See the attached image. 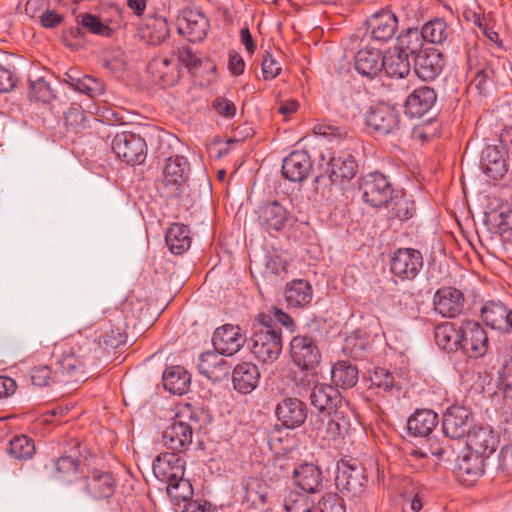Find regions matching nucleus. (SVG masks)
I'll use <instances>...</instances> for the list:
<instances>
[{
  "label": "nucleus",
  "instance_id": "61",
  "mask_svg": "<svg viewBox=\"0 0 512 512\" xmlns=\"http://www.w3.org/2000/svg\"><path fill=\"white\" fill-rule=\"evenodd\" d=\"M39 21L42 27L52 29L63 22V16L47 8L39 15Z\"/></svg>",
  "mask_w": 512,
  "mask_h": 512
},
{
  "label": "nucleus",
  "instance_id": "28",
  "mask_svg": "<svg viewBox=\"0 0 512 512\" xmlns=\"http://www.w3.org/2000/svg\"><path fill=\"white\" fill-rule=\"evenodd\" d=\"M481 170L491 179H501L508 171L507 155L497 146H487L482 152Z\"/></svg>",
  "mask_w": 512,
  "mask_h": 512
},
{
  "label": "nucleus",
  "instance_id": "64",
  "mask_svg": "<svg viewBox=\"0 0 512 512\" xmlns=\"http://www.w3.org/2000/svg\"><path fill=\"white\" fill-rule=\"evenodd\" d=\"M183 512H217L206 500H192L185 505Z\"/></svg>",
  "mask_w": 512,
  "mask_h": 512
},
{
  "label": "nucleus",
  "instance_id": "3",
  "mask_svg": "<svg viewBox=\"0 0 512 512\" xmlns=\"http://www.w3.org/2000/svg\"><path fill=\"white\" fill-rule=\"evenodd\" d=\"M189 174L190 165L185 157L179 155L169 157L163 170L159 191L166 198L179 197L184 190Z\"/></svg>",
  "mask_w": 512,
  "mask_h": 512
},
{
  "label": "nucleus",
  "instance_id": "55",
  "mask_svg": "<svg viewBox=\"0 0 512 512\" xmlns=\"http://www.w3.org/2000/svg\"><path fill=\"white\" fill-rule=\"evenodd\" d=\"M316 512H346L342 498L336 494L328 493L322 496L315 506Z\"/></svg>",
  "mask_w": 512,
  "mask_h": 512
},
{
  "label": "nucleus",
  "instance_id": "1",
  "mask_svg": "<svg viewBox=\"0 0 512 512\" xmlns=\"http://www.w3.org/2000/svg\"><path fill=\"white\" fill-rule=\"evenodd\" d=\"M256 320L258 324L254 326L251 337V352L258 360L272 363L282 351L280 328L276 327L270 315L259 314Z\"/></svg>",
  "mask_w": 512,
  "mask_h": 512
},
{
  "label": "nucleus",
  "instance_id": "17",
  "mask_svg": "<svg viewBox=\"0 0 512 512\" xmlns=\"http://www.w3.org/2000/svg\"><path fill=\"white\" fill-rule=\"evenodd\" d=\"M398 28V19L390 10H380L367 20V32L375 41L384 43L393 38Z\"/></svg>",
  "mask_w": 512,
  "mask_h": 512
},
{
  "label": "nucleus",
  "instance_id": "35",
  "mask_svg": "<svg viewBox=\"0 0 512 512\" xmlns=\"http://www.w3.org/2000/svg\"><path fill=\"white\" fill-rule=\"evenodd\" d=\"M438 424V415L429 409L416 410L407 421L410 434L419 437L428 436Z\"/></svg>",
  "mask_w": 512,
  "mask_h": 512
},
{
  "label": "nucleus",
  "instance_id": "53",
  "mask_svg": "<svg viewBox=\"0 0 512 512\" xmlns=\"http://www.w3.org/2000/svg\"><path fill=\"white\" fill-rule=\"evenodd\" d=\"M28 97L30 100L47 103L54 98V93L46 80L38 78L30 82Z\"/></svg>",
  "mask_w": 512,
  "mask_h": 512
},
{
  "label": "nucleus",
  "instance_id": "56",
  "mask_svg": "<svg viewBox=\"0 0 512 512\" xmlns=\"http://www.w3.org/2000/svg\"><path fill=\"white\" fill-rule=\"evenodd\" d=\"M52 372L49 366L41 365L31 369V381L38 387L49 386L52 382Z\"/></svg>",
  "mask_w": 512,
  "mask_h": 512
},
{
  "label": "nucleus",
  "instance_id": "54",
  "mask_svg": "<svg viewBox=\"0 0 512 512\" xmlns=\"http://www.w3.org/2000/svg\"><path fill=\"white\" fill-rule=\"evenodd\" d=\"M370 388L380 391H390L395 387V379L392 373L384 368H377L370 375Z\"/></svg>",
  "mask_w": 512,
  "mask_h": 512
},
{
  "label": "nucleus",
  "instance_id": "49",
  "mask_svg": "<svg viewBox=\"0 0 512 512\" xmlns=\"http://www.w3.org/2000/svg\"><path fill=\"white\" fill-rule=\"evenodd\" d=\"M390 213L392 218H397L400 221H406L413 217L415 214V202L410 199L406 194L398 196L395 194L389 200Z\"/></svg>",
  "mask_w": 512,
  "mask_h": 512
},
{
  "label": "nucleus",
  "instance_id": "8",
  "mask_svg": "<svg viewBox=\"0 0 512 512\" xmlns=\"http://www.w3.org/2000/svg\"><path fill=\"white\" fill-rule=\"evenodd\" d=\"M361 189L364 201L372 207H382L388 204L394 192L388 178L378 172L366 175Z\"/></svg>",
  "mask_w": 512,
  "mask_h": 512
},
{
  "label": "nucleus",
  "instance_id": "38",
  "mask_svg": "<svg viewBox=\"0 0 512 512\" xmlns=\"http://www.w3.org/2000/svg\"><path fill=\"white\" fill-rule=\"evenodd\" d=\"M165 242L171 253L183 254L191 245L189 228L181 223L172 224L166 231Z\"/></svg>",
  "mask_w": 512,
  "mask_h": 512
},
{
  "label": "nucleus",
  "instance_id": "62",
  "mask_svg": "<svg viewBox=\"0 0 512 512\" xmlns=\"http://www.w3.org/2000/svg\"><path fill=\"white\" fill-rule=\"evenodd\" d=\"M178 62L186 66L189 70L200 65L201 60L188 47H183L177 53Z\"/></svg>",
  "mask_w": 512,
  "mask_h": 512
},
{
  "label": "nucleus",
  "instance_id": "46",
  "mask_svg": "<svg viewBox=\"0 0 512 512\" xmlns=\"http://www.w3.org/2000/svg\"><path fill=\"white\" fill-rule=\"evenodd\" d=\"M169 35L167 21L162 18L150 19L142 30V38L150 45H159L166 40Z\"/></svg>",
  "mask_w": 512,
  "mask_h": 512
},
{
  "label": "nucleus",
  "instance_id": "60",
  "mask_svg": "<svg viewBox=\"0 0 512 512\" xmlns=\"http://www.w3.org/2000/svg\"><path fill=\"white\" fill-rule=\"evenodd\" d=\"M466 56L467 65L471 73L477 69H480L481 67L487 66L484 58L480 57L476 44L472 46H469V44H467Z\"/></svg>",
  "mask_w": 512,
  "mask_h": 512
},
{
  "label": "nucleus",
  "instance_id": "2",
  "mask_svg": "<svg viewBox=\"0 0 512 512\" xmlns=\"http://www.w3.org/2000/svg\"><path fill=\"white\" fill-rule=\"evenodd\" d=\"M297 386H303L310 391V404L319 411V417L345 404L339 391L331 385L316 383L312 374L306 373L302 378L296 379Z\"/></svg>",
  "mask_w": 512,
  "mask_h": 512
},
{
  "label": "nucleus",
  "instance_id": "12",
  "mask_svg": "<svg viewBox=\"0 0 512 512\" xmlns=\"http://www.w3.org/2000/svg\"><path fill=\"white\" fill-rule=\"evenodd\" d=\"M485 459L469 450L459 454L454 468L458 480L465 486L473 485L484 474Z\"/></svg>",
  "mask_w": 512,
  "mask_h": 512
},
{
  "label": "nucleus",
  "instance_id": "50",
  "mask_svg": "<svg viewBox=\"0 0 512 512\" xmlns=\"http://www.w3.org/2000/svg\"><path fill=\"white\" fill-rule=\"evenodd\" d=\"M57 363L59 366L58 371L64 375L77 377L78 379L84 374V361L71 351L64 353L61 357H59Z\"/></svg>",
  "mask_w": 512,
  "mask_h": 512
},
{
  "label": "nucleus",
  "instance_id": "63",
  "mask_svg": "<svg viewBox=\"0 0 512 512\" xmlns=\"http://www.w3.org/2000/svg\"><path fill=\"white\" fill-rule=\"evenodd\" d=\"M499 469L507 475H512V444L501 448L499 455Z\"/></svg>",
  "mask_w": 512,
  "mask_h": 512
},
{
  "label": "nucleus",
  "instance_id": "13",
  "mask_svg": "<svg viewBox=\"0 0 512 512\" xmlns=\"http://www.w3.org/2000/svg\"><path fill=\"white\" fill-rule=\"evenodd\" d=\"M290 354L294 363L303 370L313 369L320 362V351L309 336H295L290 342Z\"/></svg>",
  "mask_w": 512,
  "mask_h": 512
},
{
  "label": "nucleus",
  "instance_id": "48",
  "mask_svg": "<svg viewBox=\"0 0 512 512\" xmlns=\"http://www.w3.org/2000/svg\"><path fill=\"white\" fill-rule=\"evenodd\" d=\"M459 329L456 330L452 323H444L435 329V341L439 348L447 351L459 349Z\"/></svg>",
  "mask_w": 512,
  "mask_h": 512
},
{
  "label": "nucleus",
  "instance_id": "33",
  "mask_svg": "<svg viewBox=\"0 0 512 512\" xmlns=\"http://www.w3.org/2000/svg\"><path fill=\"white\" fill-rule=\"evenodd\" d=\"M147 72L162 83L174 85L179 78L178 64L173 58L158 56L149 62Z\"/></svg>",
  "mask_w": 512,
  "mask_h": 512
},
{
  "label": "nucleus",
  "instance_id": "15",
  "mask_svg": "<svg viewBox=\"0 0 512 512\" xmlns=\"http://www.w3.org/2000/svg\"><path fill=\"white\" fill-rule=\"evenodd\" d=\"M208 18L200 11L186 10L178 18V32L190 42H201L207 36Z\"/></svg>",
  "mask_w": 512,
  "mask_h": 512
},
{
  "label": "nucleus",
  "instance_id": "45",
  "mask_svg": "<svg viewBox=\"0 0 512 512\" xmlns=\"http://www.w3.org/2000/svg\"><path fill=\"white\" fill-rule=\"evenodd\" d=\"M54 477L61 482L71 483L79 476L78 462L71 456H62L54 460L51 465Z\"/></svg>",
  "mask_w": 512,
  "mask_h": 512
},
{
  "label": "nucleus",
  "instance_id": "42",
  "mask_svg": "<svg viewBox=\"0 0 512 512\" xmlns=\"http://www.w3.org/2000/svg\"><path fill=\"white\" fill-rule=\"evenodd\" d=\"M331 379L336 386L351 388L358 381L357 367L347 361H339L332 366Z\"/></svg>",
  "mask_w": 512,
  "mask_h": 512
},
{
  "label": "nucleus",
  "instance_id": "20",
  "mask_svg": "<svg viewBox=\"0 0 512 512\" xmlns=\"http://www.w3.org/2000/svg\"><path fill=\"white\" fill-rule=\"evenodd\" d=\"M466 437L468 450L483 458L492 454L498 445V437L489 426L475 425Z\"/></svg>",
  "mask_w": 512,
  "mask_h": 512
},
{
  "label": "nucleus",
  "instance_id": "16",
  "mask_svg": "<svg viewBox=\"0 0 512 512\" xmlns=\"http://www.w3.org/2000/svg\"><path fill=\"white\" fill-rule=\"evenodd\" d=\"M246 339L239 326L226 324L215 330L212 342L215 351L231 356L244 346Z\"/></svg>",
  "mask_w": 512,
  "mask_h": 512
},
{
  "label": "nucleus",
  "instance_id": "34",
  "mask_svg": "<svg viewBox=\"0 0 512 512\" xmlns=\"http://www.w3.org/2000/svg\"><path fill=\"white\" fill-rule=\"evenodd\" d=\"M357 164L350 154H341L330 159L326 174L332 182L350 180L356 175Z\"/></svg>",
  "mask_w": 512,
  "mask_h": 512
},
{
  "label": "nucleus",
  "instance_id": "18",
  "mask_svg": "<svg viewBox=\"0 0 512 512\" xmlns=\"http://www.w3.org/2000/svg\"><path fill=\"white\" fill-rule=\"evenodd\" d=\"M275 413L284 427L294 429L305 422L307 407L298 398L285 397L276 405Z\"/></svg>",
  "mask_w": 512,
  "mask_h": 512
},
{
  "label": "nucleus",
  "instance_id": "30",
  "mask_svg": "<svg viewBox=\"0 0 512 512\" xmlns=\"http://www.w3.org/2000/svg\"><path fill=\"white\" fill-rule=\"evenodd\" d=\"M383 59L379 49L363 48L355 56V69L360 75L373 78L383 70Z\"/></svg>",
  "mask_w": 512,
  "mask_h": 512
},
{
  "label": "nucleus",
  "instance_id": "47",
  "mask_svg": "<svg viewBox=\"0 0 512 512\" xmlns=\"http://www.w3.org/2000/svg\"><path fill=\"white\" fill-rule=\"evenodd\" d=\"M286 512H316L315 501L308 493L289 492L283 501Z\"/></svg>",
  "mask_w": 512,
  "mask_h": 512
},
{
  "label": "nucleus",
  "instance_id": "39",
  "mask_svg": "<svg viewBox=\"0 0 512 512\" xmlns=\"http://www.w3.org/2000/svg\"><path fill=\"white\" fill-rule=\"evenodd\" d=\"M312 287L303 279L293 280L286 285L285 300L292 307H304L312 300Z\"/></svg>",
  "mask_w": 512,
  "mask_h": 512
},
{
  "label": "nucleus",
  "instance_id": "24",
  "mask_svg": "<svg viewBox=\"0 0 512 512\" xmlns=\"http://www.w3.org/2000/svg\"><path fill=\"white\" fill-rule=\"evenodd\" d=\"M436 101L437 93L432 87H417L406 98L405 112L410 117H422L432 109Z\"/></svg>",
  "mask_w": 512,
  "mask_h": 512
},
{
  "label": "nucleus",
  "instance_id": "23",
  "mask_svg": "<svg viewBox=\"0 0 512 512\" xmlns=\"http://www.w3.org/2000/svg\"><path fill=\"white\" fill-rule=\"evenodd\" d=\"M443 67V55L436 49L424 50L414 58L415 73L424 81L436 79L442 72Z\"/></svg>",
  "mask_w": 512,
  "mask_h": 512
},
{
  "label": "nucleus",
  "instance_id": "43",
  "mask_svg": "<svg viewBox=\"0 0 512 512\" xmlns=\"http://www.w3.org/2000/svg\"><path fill=\"white\" fill-rule=\"evenodd\" d=\"M78 34L89 32L102 37H110L113 30L98 16L91 13H80L76 16Z\"/></svg>",
  "mask_w": 512,
  "mask_h": 512
},
{
  "label": "nucleus",
  "instance_id": "4",
  "mask_svg": "<svg viewBox=\"0 0 512 512\" xmlns=\"http://www.w3.org/2000/svg\"><path fill=\"white\" fill-rule=\"evenodd\" d=\"M111 148L127 164H140L146 157L147 145L144 138L130 131L117 133L112 139Z\"/></svg>",
  "mask_w": 512,
  "mask_h": 512
},
{
  "label": "nucleus",
  "instance_id": "10",
  "mask_svg": "<svg viewBox=\"0 0 512 512\" xmlns=\"http://www.w3.org/2000/svg\"><path fill=\"white\" fill-rule=\"evenodd\" d=\"M82 485L91 499L99 501L114 495L117 482L112 473L94 469L85 476Z\"/></svg>",
  "mask_w": 512,
  "mask_h": 512
},
{
  "label": "nucleus",
  "instance_id": "27",
  "mask_svg": "<svg viewBox=\"0 0 512 512\" xmlns=\"http://www.w3.org/2000/svg\"><path fill=\"white\" fill-rule=\"evenodd\" d=\"M311 168L312 163L309 154L306 151L297 150L284 158L282 174L292 182H300L308 176Z\"/></svg>",
  "mask_w": 512,
  "mask_h": 512
},
{
  "label": "nucleus",
  "instance_id": "14",
  "mask_svg": "<svg viewBox=\"0 0 512 512\" xmlns=\"http://www.w3.org/2000/svg\"><path fill=\"white\" fill-rule=\"evenodd\" d=\"M433 305L442 317L454 318L464 310V294L454 287L440 288L433 297Z\"/></svg>",
  "mask_w": 512,
  "mask_h": 512
},
{
  "label": "nucleus",
  "instance_id": "22",
  "mask_svg": "<svg viewBox=\"0 0 512 512\" xmlns=\"http://www.w3.org/2000/svg\"><path fill=\"white\" fill-rule=\"evenodd\" d=\"M257 214L260 226L268 232L282 230L289 219V212L278 201L262 203L257 210Z\"/></svg>",
  "mask_w": 512,
  "mask_h": 512
},
{
  "label": "nucleus",
  "instance_id": "31",
  "mask_svg": "<svg viewBox=\"0 0 512 512\" xmlns=\"http://www.w3.org/2000/svg\"><path fill=\"white\" fill-rule=\"evenodd\" d=\"M295 484L308 494H315L322 487V472L314 464L305 463L295 468L293 471Z\"/></svg>",
  "mask_w": 512,
  "mask_h": 512
},
{
  "label": "nucleus",
  "instance_id": "19",
  "mask_svg": "<svg viewBox=\"0 0 512 512\" xmlns=\"http://www.w3.org/2000/svg\"><path fill=\"white\" fill-rule=\"evenodd\" d=\"M365 124L375 132L387 135L399 129L398 114L389 106L371 107L365 114Z\"/></svg>",
  "mask_w": 512,
  "mask_h": 512
},
{
  "label": "nucleus",
  "instance_id": "6",
  "mask_svg": "<svg viewBox=\"0 0 512 512\" xmlns=\"http://www.w3.org/2000/svg\"><path fill=\"white\" fill-rule=\"evenodd\" d=\"M472 423V412L466 406L454 404L443 413L442 429L448 438L454 440L464 438L472 429Z\"/></svg>",
  "mask_w": 512,
  "mask_h": 512
},
{
  "label": "nucleus",
  "instance_id": "9",
  "mask_svg": "<svg viewBox=\"0 0 512 512\" xmlns=\"http://www.w3.org/2000/svg\"><path fill=\"white\" fill-rule=\"evenodd\" d=\"M391 272L401 279H414L423 267V257L418 250L401 248L390 260Z\"/></svg>",
  "mask_w": 512,
  "mask_h": 512
},
{
  "label": "nucleus",
  "instance_id": "40",
  "mask_svg": "<svg viewBox=\"0 0 512 512\" xmlns=\"http://www.w3.org/2000/svg\"><path fill=\"white\" fill-rule=\"evenodd\" d=\"M191 383L190 374L181 366H172L163 374V385L173 394L182 395L189 389Z\"/></svg>",
  "mask_w": 512,
  "mask_h": 512
},
{
  "label": "nucleus",
  "instance_id": "52",
  "mask_svg": "<svg viewBox=\"0 0 512 512\" xmlns=\"http://www.w3.org/2000/svg\"><path fill=\"white\" fill-rule=\"evenodd\" d=\"M166 491L171 500L175 502L186 501L193 494L192 485L183 476L167 482Z\"/></svg>",
  "mask_w": 512,
  "mask_h": 512
},
{
  "label": "nucleus",
  "instance_id": "37",
  "mask_svg": "<svg viewBox=\"0 0 512 512\" xmlns=\"http://www.w3.org/2000/svg\"><path fill=\"white\" fill-rule=\"evenodd\" d=\"M420 31L425 41L436 45L450 42L453 36V29L443 18L429 20L422 26Z\"/></svg>",
  "mask_w": 512,
  "mask_h": 512
},
{
  "label": "nucleus",
  "instance_id": "25",
  "mask_svg": "<svg viewBox=\"0 0 512 512\" xmlns=\"http://www.w3.org/2000/svg\"><path fill=\"white\" fill-rule=\"evenodd\" d=\"M183 458L175 453H162L153 462V473L161 482L167 483L171 480L184 476Z\"/></svg>",
  "mask_w": 512,
  "mask_h": 512
},
{
  "label": "nucleus",
  "instance_id": "11",
  "mask_svg": "<svg viewBox=\"0 0 512 512\" xmlns=\"http://www.w3.org/2000/svg\"><path fill=\"white\" fill-rule=\"evenodd\" d=\"M323 427L318 430L322 432L323 437L329 440H338L344 438L350 429V418L348 404L341 405V408L327 412L319 417Z\"/></svg>",
  "mask_w": 512,
  "mask_h": 512
},
{
  "label": "nucleus",
  "instance_id": "51",
  "mask_svg": "<svg viewBox=\"0 0 512 512\" xmlns=\"http://www.w3.org/2000/svg\"><path fill=\"white\" fill-rule=\"evenodd\" d=\"M8 452L15 459H28L34 454L35 446L30 438L19 435L10 440Z\"/></svg>",
  "mask_w": 512,
  "mask_h": 512
},
{
  "label": "nucleus",
  "instance_id": "59",
  "mask_svg": "<svg viewBox=\"0 0 512 512\" xmlns=\"http://www.w3.org/2000/svg\"><path fill=\"white\" fill-rule=\"evenodd\" d=\"M281 67L278 62L266 52L262 60V73L265 80L273 79L279 75Z\"/></svg>",
  "mask_w": 512,
  "mask_h": 512
},
{
  "label": "nucleus",
  "instance_id": "7",
  "mask_svg": "<svg viewBox=\"0 0 512 512\" xmlns=\"http://www.w3.org/2000/svg\"><path fill=\"white\" fill-rule=\"evenodd\" d=\"M365 481L364 468L360 464L344 460L338 464L335 482L341 493L358 498L364 492Z\"/></svg>",
  "mask_w": 512,
  "mask_h": 512
},
{
  "label": "nucleus",
  "instance_id": "44",
  "mask_svg": "<svg viewBox=\"0 0 512 512\" xmlns=\"http://www.w3.org/2000/svg\"><path fill=\"white\" fill-rule=\"evenodd\" d=\"M507 307L501 301H486L481 308V317L487 326L500 329L505 325Z\"/></svg>",
  "mask_w": 512,
  "mask_h": 512
},
{
  "label": "nucleus",
  "instance_id": "41",
  "mask_svg": "<svg viewBox=\"0 0 512 512\" xmlns=\"http://www.w3.org/2000/svg\"><path fill=\"white\" fill-rule=\"evenodd\" d=\"M424 41L421 31L417 28H410L403 34L399 35L397 38V44L393 48L397 49L402 54H406L408 57L413 56L415 58L417 54L424 51L422 49Z\"/></svg>",
  "mask_w": 512,
  "mask_h": 512
},
{
  "label": "nucleus",
  "instance_id": "57",
  "mask_svg": "<svg viewBox=\"0 0 512 512\" xmlns=\"http://www.w3.org/2000/svg\"><path fill=\"white\" fill-rule=\"evenodd\" d=\"M212 107L220 116L226 119H232L236 114L235 104L225 97L215 98Z\"/></svg>",
  "mask_w": 512,
  "mask_h": 512
},
{
  "label": "nucleus",
  "instance_id": "5",
  "mask_svg": "<svg viewBox=\"0 0 512 512\" xmlns=\"http://www.w3.org/2000/svg\"><path fill=\"white\" fill-rule=\"evenodd\" d=\"M459 349L471 358L483 356L488 349V337L484 328L476 321L465 320L459 327Z\"/></svg>",
  "mask_w": 512,
  "mask_h": 512
},
{
  "label": "nucleus",
  "instance_id": "29",
  "mask_svg": "<svg viewBox=\"0 0 512 512\" xmlns=\"http://www.w3.org/2000/svg\"><path fill=\"white\" fill-rule=\"evenodd\" d=\"M63 81L75 91L95 98L104 93V84L89 75H82L76 69H69L63 76Z\"/></svg>",
  "mask_w": 512,
  "mask_h": 512
},
{
  "label": "nucleus",
  "instance_id": "58",
  "mask_svg": "<svg viewBox=\"0 0 512 512\" xmlns=\"http://www.w3.org/2000/svg\"><path fill=\"white\" fill-rule=\"evenodd\" d=\"M126 341V336L119 328L111 329L99 337V343L107 348H117Z\"/></svg>",
  "mask_w": 512,
  "mask_h": 512
},
{
  "label": "nucleus",
  "instance_id": "36",
  "mask_svg": "<svg viewBox=\"0 0 512 512\" xmlns=\"http://www.w3.org/2000/svg\"><path fill=\"white\" fill-rule=\"evenodd\" d=\"M383 70L391 78L402 79L409 75L411 70L410 59L397 49L391 48L384 55Z\"/></svg>",
  "mask_w": 512,
  "mask_h": 512
},
{
  "label": "nucleus",
  "instance_id": "32",
  "mask_svg": "<svg viewBox=\"0 0 512 512\" xmlns=\"http://www.w3.org/2000/svg\"><path fill=\"white\" fill-rule=\"evenodd\" d=\"M260 373L256 365L243 362L233 369L232 382L234 389L242 394L252 392L258 385Z\"/></svg>",
  "mask_w": 512,
  "mask_h": 512
},
{
  "label": "nucleus",
  "instance_id": "26",
  "mask_svg": "<svg viewBox=\"0 0 512 512\" xmlns=\"http://www.w3.org/2000/svg\"><path fill=\"white\" fill-rule=\"evenodd\" d=\"M192 427L179 419H174L162 433V442L170 450L182 451L192 443Z\"/></svg>",
  "mask_w": 512,
  "mask_h": 512
},
{
  "label": "nucleus",
  "instance_id": "21",
  "mask_svg": "<svg viewBox=\"0 0 512 512\" xmlns=\"http://www.w3.org/2000/svg\"><path fill=\"white\" fill-rule=\"evenodd\" d=\"M223 355L217 351L202 353L197 364L200 374L213 382H220L227 378L231 366Z\"/></svg>",
  "mask_w": 512,
  "mask_h": 512
}]
</instances>
